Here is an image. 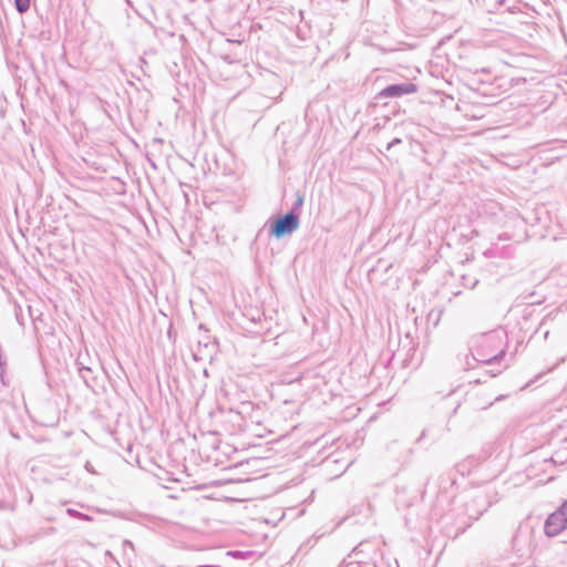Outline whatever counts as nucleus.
<instances>
[{
	"label": "nucleus",
	"instance_id": "423d86ee",
	"mask_svg": "<svg viewBox=\"0 0 567 567\" xmlns=\"http://www.w3.org/2000/svg\"><path fill=\"white\" fill-rule=\"evenodd\" d=\"M473 357L478 362H482L487 365H493V364L499 362L505 357V350L501 349L497 353L489 355V354L483 353L482 349H477L476 352L473 354Z\"/></svg>",
	"mask_w": 567,
	"mask_h": 567
},
{
	"label": "nucleus",
	"instance_id": "4468645a",
	"mask_svg": "<svg viewBox=\"0 0 567 567\" xmlns=\"http://www.w3.org/2000/svg\"><path fill=\"white\" fill-rule=\"evenodd\" d=\"M401 143H402V140H401V138H399V137H395V138H393L391 142H389V143H388V145H386V150L389 151V150H391L392 147H394V146H396V145H399V144H401Z\"/></svg>",
	"mask_w": 567,
	"mask_h": 567
},
{
	"label": "nucleus",
	"instance_id": "412c9836",
	"mask_svg": "<svg viewBox=\"0 0 567 567\" xmlns=\"http://www.w3.org/2000/svg\"><path fill=\"white\" fill-rule=\"evenodd\" d=\"M501 372H502V370H501V369H498V370H491V371H489V374H491V377H496V375H498Z\"/></svg>",
	"mask_w": 567,
	"mask_h": 567
},
{
	"label": "nucleus",
	"instance_id": "cd10ccee",
	"mask_svg": "<svg viewBox=\"0 0 567 567\" xmlns=\"http://www.w3.org/2000/svg\"><path fill=\"white\" fill-rule=\"evenodd\" d=\"M199 329H200V330L203 329V330L207 331V330H206V328H205V326H204L203 323H200V324H199Z\"/></svg>",
	"mask_w": 567,
	"mask_h": 567
},
{
	"label": "nucleus",
	"instance_id": "f8f14e48",
	"mask_svg": "<svg viewBox=\"0 0 567 567\" xmlns=\"http://www.w3.org/2000/svg\"><path fill=\"white\" fill-rule=\"evenodd\" d=\"M76 365H78V369H79V368H86V367H87V364H86V362H85V358H84V355H83V354H81V353H80V354H79V357L76 358Z\"/></svg>",
	"mask_w": 567,
	"mask_h": 567
},
{
	"label": "nucleus",
	"instance_id": "0eeeda50",
	"mask_svg": "<svg viewBox=\"0 0 567 567\" xmlns=\"http://www.w3.org/2000/svg\"><path fill=\"white\" fill-rule=\"evenodd\" d=\"M79 374L87 388H94L96 378L90 365H87L86 368H79Z\"/></svg>",
	"mask_w": 567,
	"mask_h": 567
},
{
	"label": "nucleus",
	"instance_id": "f03ea898",
	"mask_svg": "<svg viewBox=\"0 0 567 567\" xmlns=\"http://www.w3.org/2000/svg\"><path fill=\"white\" fill-rule=\"evenodd\" d=\"M567 528V499L548 515L544 523V533L547 537H555Z\"/></svg>",
	"mask_w": 567,
	"mask_h": 567
},
{
	"label": "nucleus",
	"instance_id": "ddd939ff",
	"mask_svg": "<svg viewBox=\"0 0 567 567\" xmlns=\"http://www.w3.org/2000/svg\"><path fill=\"white\" fill-rule=\"evenodd\" d=\"M13 506L6 501H0V511H12Z\"/></svg>",
	"mask_w": 567,
	"mask_h": 567
},
{
	"label": "nucleus",
	"instance_id": "6ab92c4d",
	"mask_svg": "<svg viewBox=\"0 0 567 567\" xmlns=\"http://www.w3.org/2000/svg\"><path fill=\"white\" fill-rule=\"evenodd\" d=\"M6 368H7V360L1 354L0 355V370H2V369L6 370Z\"/></svg>",
	"mask_w": 567,
	"mask_h": 567
},
{
	"label": "nucleus",
	"instance_id": "f3484780",
	"mask_svg": "<svg viewBox=\"0 0 567 567\" xmlns=\"http://www.w3.org/2000/svg\"><path fill=\"white\" fill-rule=\"evenodd\" d=\"M221 59L230 64L239 61L237 58H233L230 54H224V55H221Z\"/></svg>",
	"mask_w": 567,
	"mask_h": 567
},
{
	"label": "nucleus",
	"instance_id": "bb28decb",
	"mask_svg": "<svg viewBox=\"0 0 567 567\" xmlns=\"http://www.w3.org/2000/svg\"><path fill=\"white\" fill-rule=\"evenodd\" d=\"M548 334H549V331H548V330H546V331L544 332V339H547V338H548Z\"/></svg>",
	"mask_w": 567,
	"mask_h": 567
},
{
	"label": "nucleus",
	"instance_id": "7ed1b4c3",
	"mask_svg": "<svg viewBox=\"0 0 567 567\" xmlns=\"http://www.w3.org/2000/svg\"><path fill=\"white\" fill-rule=\"evenodd\" d=\"M417 85L410 81L393 83L386 85L374 96V105L380 104L385 99L401 97L403 95L413 94L417 92Z\"/></svg>",
	"mask_w": 567,
	"mask_h": 567
},
{
	"label": "nucleus",
	"instance_id": "9b49d317",
	"mask_svg": "<svg viewBox=\"0 0 567 567\" xmlns=\"http://www.w3.org/2000/svg\"><path fill=\"white\" fill-rule=\"evenodd\" d=\"M0 382L2 385L8 386L10 384V380L7 375V371L4 369L0 370Z\"/></svg>",
	"mask_w": 567,
	"mask_h": 567
},
{
	"label": "nucleus",
	"instance_id": "20e7f679",
	"mask_svg": "<svg viewBox=\"0 0 567 567\" xmlns=\"http://www.w3.org/2000/svg\"><path fill=\"white\" fill-rule=\"evenodd\" d=\"M491 506L488 497L478 493L464 504V512L468 519L477 520Z\"/></svg>",
	"mask_w": 567,
	"mask_h": 567
},
{
	"label": "nucleus",
	"instance_id": "1a4fd4ad",
	"mask_svg": "<svg viewBox=\"0 0 567 567\" xmlns=\"http://www.w3.org/2000/svg\"><path fill=\"white\" fill-rule=\"evenodd\" d=\"M66 513L71 517H76V518H80L82 520H92L91 516H89L87 514L81 513V512H79V511H76L74 508H68Z\"/></svg>",
	"mask_w": 567,
	"mask_h": 567
},
{
	"label": "nucleus",
	"instance_id": "aec40b11",
	"mask_svg": "<svg viewBox=\"0 0 567 567\" xmlns=\"http://www.w3.org/2000/svg\"><path fill=\"white\" fill-rule=\"evenodd\" d=\"M84 467L89 473H95L92 464L89 461L85 463Z\"/></svg>",
	"mask_w": 567,
	"mask_h": 567
},
{
	"label": "nucleus",
	"instance_id": "f257e3e1",
	"mask_svg": "<svg viewBox=\"0 0 567 567\" xmlns=\"http://www.w3.org/2000/svg\"><path fill=\"white\" fill-rule=\"evenodd\" d=\"M303 200V195L298 192L295 203L286 214L279 215L278 217L271 218L267 221L270 237L280 239L287 235H291L299 228Z\"/></svg>",
	"mask_w": 567,
	"mask_h": 567
},
{
	"label": "nucleus",
	"instance_id": "393cba45",
	"mask_svg": "<svg viewBox=\"0 0 567 567\" xmlns=\"http://www.w3.org/2000/svg\"><path fill=\"white\" fill-rule=\"evenodd\" d=\"M477 282H478V280H477V279H475V280L473 281V284L471 285V288L473 289V288L477 285Z\"/></svg>",
	"mask_w": 567,
	"mask_h": 567
},
{
	"label": "nucleus",
	"instance_id": "dca6fc26",
	"mask_svg": "<svg viewBox=\"0 0 567 567\" xmlns=\"http://www.w3.org/2000/svg\"><path fill=\"white\" fill-rule=\"evenodd\" d=\"M339 567H361V565L357 561H346L343 560Z\"/></svg>",
	"mask_w": 567,
	"mask_h": 567
},
{
	"label": "nucleus",
	"instance_id": "a878e982",
	"mask_svg": "<svg viewBox=\"0 0 567 567\" xmlns=\"http://www.w3.org/2000/svg\"><path fill=\"white\" fill-rule=\"evenodd\" d=\"M565 362V358H561L556 364L555 367L559 365L560 363Z\"/></svg>",
	"mask_w": 567,
	"mask_h": 567
},
{
	"label": "nucleus",
	"instance_id": "a211bd4d",
	"mask_svg": "<svg viewBox=\"0 0 567 567\" xmlns=\"http://www.w3.org/2000/svg\"><path fill=\"white\" fill-rule=\"evenodd\" d=\"M499 240H509L511 236L507 233H502L498 235Z\"/></svg>",
	"mask_w": 567,
	"mask_h": 567
},
{
	"label": "nucleus",
	"instance_id": "6e6552de",
	"mask_svg": "<svg viewBox=\"0 0 567 567\" xmlns=\"http://www.w3.org/2000/svg\"><path fill=\"white\" fill-rule=\"evenodd\" d=\"M16 10L22 14L30 9V0H14Z\"/></svg>",
	"mask_w": 567,
	"mask_h": 567
},
{
	"label": "nucleus",
	"instance_id": "39448f33",
	"mask_svg": "<svg viewBox=\"0 0 567 567\" xmlns=\"http://www.w3.org/2000/svg\"><path fill=\"white\" fill-rule=\"evenodd\" d=\"M250 408V404L247 403V404H243V410L241 411H235L233 409H230L228 412H227V416H228V420L229 422L233 424V429L230 430L231 433H235L237 431H244L245 427H244V416H243V413L248 409Z\"/></svg>",
	"mask_w": 567,
	"mask_h": 567
},
{
	"label": "nucleus",
	"instance_id": "b1692460",
	"mask_svg": "<svg viewBox=\"0 0 567 567\" xmlns=\"http://www.w3.org/2000/svg\"><path fill=\"white\" fill-rule=\"evenodd\" d=\"M197 567H220L218 565H202V566H197Z\"/></svg>",
	"mask_w": 567,
	"mask_h": 567
},
{
	"label": "nucleus",
	"instance_id": "9d476101",
	"mask_svg": "<svg viewBox=\"0 0 567 567\" xmlns=\"http://www.w3.org/2000/svg\"><path fill=\"white\" fill-rule=\"evenodd\" d=\"M502 208L499 207V205L495 202H489L487 204L484 205V210L485 213H488V214H492V215H496V210H501Z\"/></svg>",
	"mask_w": 567,
	"mask_h": 567
},
{
	"label": "nucleus",
	"instance_id": "c756f323",
	"mask_svg": "<svg viewBox=\"0 0 567 567\" xmlns=\"http://www.w3.org/2000/svg\"><path fill=\"white\" fill-rule=\"evenodd\" d=\"M467 526H470V524H467L465 527H462L461 532H464Z\"/></svg>",
	"mask_w": 567,
	"mask_h": 567
},
{
	"label": "nucleus",
	"instance_id": "4be33fe9",
	"mask_svg": "<svg viewBox=\"0 0 567 567\" xmlns=\"http://www.w3.org/2000/svg\"><path fill=\"white\" fill-rule=\"evenodd\" d=\"M426 435V430L424 429L420 435V437L417 439V442L422 441Z\"/></svg>",
	"mask_w": 567,
	"mask_h": 567
},
{
	"label": "nucleus",
	"instance_id": "2eb2a0df",
	"mask_svg": "<svg viewBox=\"0 0 567 567\" xmlns=\"http://www.w3.org/2000/svg\"><path fill=\"white\" fill-rule=\"evenodd\" d=\"M250 554H251L250 551H246V553H243V551H239V550L228 551V555H231L233 557H246V556H248Z\"/></svg>",
	"mask_w": 567,
	"mask_h": 567
},
{
	"label": "nucleus",
	"instance_id": "5701e85b",
	"mask_svg": "<svg viewBox=\"0 0 567 567\" xmlns=\"http://www.w3.org/2000/svg\"><path fill=\"white\" fill-rule=\"evenodd\" d=\"M124 545H127V546L133 547V543H132L131 540H127V539H126V540H124Z\"/></svg>",
	"mask_w": 567,
	"mask_h": 567
},
{
	"label": "nucleus",
	"instance_id": "c85d7f7f",
	"mask_svg": "<svg viewBox=\"0 0 567 567\" xmlns=\"http://www.w3.org/2000/svg\"><path fill=\"white\" fill-rule=\"evenodd\" d=\"M151 166H153L154 168L156 167L154 162H151Z\"/></svg>",
	"mask_w": 567,
	"mask_h": 567
}]
</instances>
